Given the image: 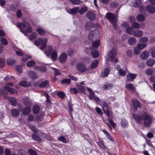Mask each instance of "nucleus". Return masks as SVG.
Returning a JSON list of instances; mask_svg holds the SVG:
<instances>
[{
  "mask_svg": "<svg viewBox=\"0 0 155 155\" xmlns=\"http://www.w3.org/2000/svg\"><path fill=\"white\" fill-rule=\"evenodd\" d=\"M132 116L136 123L140 124L141 121L143 120V125L145 127H149L151 124L152 122V118L145 111L140 112L137 115L133 114Z\"/></svg>",
  "mask_w": 155,
  "mask_h": 155,
  "instance_id": "nucleus-1",
  "label": "nucleus"
},
{
  "mask_svg": "<svg viewBox=\"0 0 155 155\" xmlns=\"http://www.w3.org/2000/svg\"><path fill=\"white\" fill-rule=\"evenodd\" d=\"M87 90L88 91L90 92V94L88 96L89 99L90 100L94 99V100L97 101H101V100L97 96H95V93L90 88L88 87H87Z\"/></svg>",
  "mask_w": 155,
  "mask_h": 155,
  "instance_id": "nucleus-2",
  "label": "nucleus"
},
{
  "mask_svg": "<svg viewBox=\"0 0 155 155\" xmlns=\"http://www.w3.org/2000/svg\"><path fill=\"white\" fill-rule=\"evenodd\" d=\"M103 106L102 108L104 113L108 117L110 116V112L108 110L109 105L106 101H104L102 102Z\"/></svg>",
  "mask_w": 155,
  "mask_h": 155,
  "instance_id": "nucleus-3",
  "label": "nucleus"
},
{
  "mask_svg": "<svg viewBox=\"0 0 155 155\" xmlns=\"http://www.w3.org/2000/svg\"><path fill=\"white\" fill-rule=\"evenodd\" d=\"M99 31L97 29H95L93 31H91L88 35V38L91 41H93L94 39L96 36L99 35Z\"/></svg>",
  "mask_w": 155,
  "mask_h": 155,
  "instance_id": "nucleus-4",
  "label": "nucleus"
},
{
  "mask_svg": "<svg viewBox=\"0 0 155 155\" xmlns=\"http://www.w3.org/2000/svg\"><path fill=\"white\" fill-rule=\"evenodd\" d=\"M78 71L81 72H83L87 70V68L86 65L83 63L78 64L76 66Z\"/></svg>",
  "mask_w": 155,
  "mask_h": 155,
  "instance_id": "nucleus-5",
  "label": "nucleus"
},
{
  "mask_svg": "<svg viewBox=\"0 0 155 155\" xmlns=\"http://www.w3.org/2000/svg\"><path fill=\"white\" fill-rule=\"evenodd\" d=\"M147 46L146 44H143V45L140 44H138L137 45V47L134 48V51L135 54H138L140 50L145 47Z\"/></svg>",
  "mask_w": 155,
  "mask_h": 155,
  "instance_id": "nucleus-6",
  "label": "nucleus"
},
{
  "mask_svg": "<svg viewBox=\"0 0 155 155\" xmlns=\"http://www.w3.org/2000/svg\"><path fill=\"white\" fill-rule=\"evenodd\" d=\"M132 103L134 111L137 110L138 107L141 108V104L140 102L137 99H134L132 100Z\"/></svg>",
  "mask_w": 155,
  "mask_h": 155,
  "instance_id": "nucleus-7",
  "label": "nucleus"
},
{
  "mask_svg": "<svg viewBox=\"0 0 155 155\" xmlns=\"http://www.w3.org/2000/svg\"><path fill=\"white\" fill-rule=\"evenodd\" d=\"M137 75L136 74L129 73L126 76L127 80L129 82H132L136 78Z\"/></svg>",
  "mask_w": 155,
  "mask_h": 155,
  "instance_id": "nucleus-8",
  "label": "nucleus"
},
{
  "mask_svg": "<svg viewBox=\"0 0 155 155\" xmlns=\"http://www.w3.org/2000/svg\"><path fill=\"white\" fill-rule=\"evenodd\" d=\"M117 55L116 50L115 48H113L109 51L108 53V56L111 61H112Z\"/></svg>",
  "mask_w": 155,
  "mask_h": 155,
  "instance_id": "nucleus-9",
  "label": "nucleus"
},
{
  "mask_svg": "<svg viewBox=\"0 0 155 155\" xmlns=\"http://www.w3.org/2000/svg\"><path fill=\"white\" fill-rule=\"evenodd\" d=\"M110 68H106L104 69V71H102L101 74V76L104 78L107 77L110 71Z\"/></svg>",
  "mask_w": 155,
  "mask_h": 155,
  "instance_id": "nucleus-10",
  "label": "nucleus"
},
{
  "mask_svg": "<svg viewBox=\"0 0 155 155\" xmlns=\"http://www.w3.org/2000/svg\"><path fill=\"white\" fill-rule=\"evenodd\" d=\"M28 75L30 78L32 79H36L38 78V76L36 72L34 71H30L28 72Z\"/></svg>",
  "mask_w": 155,
  "mask_h": 155,
  "instance_id": "nucleus-11",
  "label": "nucleus"
},
{
  "mask_svg": "<svg viewBox=\"0 0 155 155\" xmlns=\"http://www.w3.org/2000/svg\"><path fill=\"white\" fill-rule=\"evenodd\" d=\"M87 17L91 21H94L95 19V15L92 12L88 11L86 13Z\"/></svg>",
  "mask_w": 155,
  "mask_h": 155,
  "instance_id": "nucleus-12",
  "label": "nucleus"
},
{
  "mask_svg": "<svg viewBox=\"0 0 155 155\" xmlns=\"http://www.w3.org/2000/svg\"><path fill=\"white\" fill-rule=\"evenodd\" d=\"M67 58V54L65 53H63L60 56L59 58V61L61 63L65 62Z\"/></svg>",
  "mask_w": 155,
  "mask_h": 155,
  "instance_id": "nucleus-13",
  "label": "nucleus"
},
{
  "mask_svg": "<svg viewBox=\"0 0 155 155\" xmlns=\"http://www.w3.org/2000/svg\"><path fill=\"white\" fill-rule=\"evenodd\" d=\"M106 17L110 22L116 20L114 15L111 13L107 12L106 14Z\"/></svg>",
  "mask_w": 155,
  "mask_h": 155,
  "instance_id": "nucleus-14",
  "label": "nucleus"
},
{
  "mask_svg": "<svg viewBox=\"0 0 155 155\" xmlns=\"http://www.w3.org/2000/svg\"><path fill=\"white\" fill-rule=\"evenodd\" d=\"M31 111V108L30 107L26 106L22 110V114L24 115L29 114Z\"/></svg>",
  "mask_w": 155,
  "mask_h": 155,
  "instance_id": "nucleus-15",
  "label": "nucleus"
},
{
  "mask_svg": "<svg viewBox=\"0 0 155 155\" xmlns=\"http://www.w3.org/2000/svg\"><path fill=\"white\" fill-rule=\"evenodd\" d=\"M146 8L147 12L149 13L153 14L155 12V7L152 5H147Z\"/></svg>",
  "mask_w": 155,
  "mask_h": 155,
  "instance_id": "nucleus-16",
  "label": "nucleus"
},
{
  "mask_svg": "<svg viewBox=\"0 0 155 155\" xmlns=\"http://www.w3.org/2000/svg\"><path fill=\"white\" fill-rule=\"evenodd\" d=\"M10 104L13 106H16L17 104V99L15 97H10L8 98Z\"/></svg>",
  "mask_w": 155,
  "mask_h": 155,
  "instance_id": "nucleus-17",
  "label": "nucleus"
},
{
  "mask_svg": "<svg viewBox=\"0 0 155 155\" xmlns=\"http://www.w3.org/2000/svg\"><path fill=\"white\" fill-rule=\"evenodd\" d=\"M52 49L53 47L51 45H48L47 47L45 49V53L48 56H49L51 55V52L53 51Z\"/></svg>",
  "mask_w": 155,
  "mask_h": 155,
  "instance_id": "nucleus-18",
  "label": "nucleus"
},
{
  "mask_svg": "<svg viewBox=\"0 0 155 155\" xmlns=\"http://www.w3.org/2000/svg\"><path fill=\"white\" fill-rule=\"evenodd\" d=\"M79 11L78 7H76L70 9L69 11H67V12L70 14L72 15H75Z\"/></svg>",
  "mask_w": 155,
  "mask_h": 155,
  "instance_id": "nucleus-19",
  "label": "nucleus"
},
{
  "mask_svg": "<svg viewBox=\"0 0 155 155\" xmlns=\"http://www.w3.org/2000/svg\"><path fill=\"white\" fill-rule=\"evenodd\" d=\"M149 56V54L147 51H144L142 52L140 55V57L142 59L144 60L146 59Z\"/></svg>",
  "mask_w": 155,
  "mask_h": 155,
  "instance_id": "nucleus-20",
  "label": "nucleus"
},
{
  "mask_svg": "<svg viewBox=\"0 0 155 155\" xmlns=\"http://www.w3.org/2000/svg\"><path fill=\"white\" fill-rule=\"evenodd\" d=\"M40 108L39 106L36 104L34 105L32 107V111L34 114H38L40 110Z\"/></svg>",
  "mask_w": 155,
  "mask_h": 155,
  "instance_id": "nucleus-21",
  "label": "nucleus"
},
{
  "mask_svg": "<svg viewBox=\"0 0 155 155\" xmlns=\"http://www.w3.org/2000/svg\"><path fill=\"white\" fill-rule=\"evenodd\" d=\"M12 115L15 117H18L20 114L19 111L16 109H13L11 110Z\"/></svg>",
  "mask_w": 155,
  "mask_h": 155,
  "instance_id": "nucleus-22",
  "label": "nucleus"
},
{
  "mask_svg": "<svg viewBox=\"0 0 155 155\" xmlns=\"http://www.w3.org/2000/svg\"><path fill=\"white\" fill-rule=\"evenodd\" d=\"M94 24L91 22H87L85 24V27L86 29L89 30L91 28L94 27Z\"/></svg>",
  "mask_w": 155,
  "mask_h": 155,
  "instance_id": "nucleus-23",
  "label": "nucleus"
},
{
  "mask_svg": "<svg viewBox=\"0 0 155 155\" xmlns=\"http://www.w3.org/2000/svg\"><path fill=\"white\" fill-rule=\"evenodd\" d=\"M19 84L20 86L27 87H30L31 86V84L30 82H27L25 81H21L19 83Z\"/></svg>",
  "mask_w": 155,
  "mask_h": 155,
  "instance_id": "nucleus-24",
  "label": "nucleus"
},
{
  "mask_svg": "<svg viewBox=\"0 0 155 155\" xmlns=\"http://www.w3.org/2000/svg\"><path fill=\"white\" fill-rule=\"evenodd\" d=\"M16 26L18 28H20V31L24 33V31L22 30L21 28L26 27V25L25 23L19 22L17 24Z\"/></svg>",
  "mask_w": 155,
  "mask_h": 155,
  "instance_id": "nucleus-25",
  "label": "nucleus"
},
{
  "mask_svg": "<svg viewBox=\"0 0 155 155\" xmlns=\"http://www.w3.org/2000/svg\"><path fill=\"white\" fill-rule=\"evenodd\" d=\"M102 131L103 133L105 134L106 137L111 142L114 141V140L112 137L107 131L103 129L102 130Z\"/></svg>",
  "mask_w": 155,
  "mask_h": 155,
  "instance_id": "nucleus-26",
  "label": "nucleus"
},
{
  "mask_svg": "<svg viewBox=\"0 0 155 155\" xmlns=\"http://www.w3.org/2000/svg\"><path fill=\"white\" fill-rule=\"evenodd\" d=\"M133 35L136 37H140L143 35V32L141 30L135 31L133 32Z\"/></svg>",
  "mask_w": 155,
  "mask_h": 155,
  "instance_id": "nucleus-27",
  "label": "nucleus"
},
{
  "mask_svg": "<svg viewBox=\"0 0 155 155\" xmlns=\"http://www.w3.org/2000/svg\"><path fill=\"white\" fill-rule=\"evenodd\" d=\"M36 31L38 34L41 36H44L45 35L46 33L45 31L41 28L37 29Z\"/></svg>",
  "mask_w": 155,
  "mask_h": 155,
  "instance_id": "nucleus-28",
  "label": "nucleus"
},
{
  "mask_svg": "<svg viewBox=\"0 0 155 155\" xmlns=\"http://www.w3.org/2000/svg\"><path fill=\"white\" fill-rule=\"evenodd\" d=\"M136 19L138 21L143 22L145 20V17L142 14H139L137 16Z\"/></svg>",
  "mask_w": 155,
  "mask_h": 155,
  "instance_id": "nucleus-29",
  "label": "nucleus"
},
{
  "mask_svg": "<svg viewBox=\"0 0 155 155\" xmlns=\"http://www.w3.org/2000/svg\"><path fill=\"white\" fill-rule=\"evenodd\" d=\"M91 54L94 58H96L99 55V51L97 50H92L91 52Z\"/></svg>",
  "mask_w": 155,
  "mask_h": 155,
  "instance_id": "nucleus-30",
  "label": "nucleus"
},
{
  "mask_svg": "<svg viewBox=\"0 0 155 155\" xmlns=\"http://www.w3.org/2000/svg\"><path fill=\"white\" fill-rule=\"evenodd\" d=\"M23 103L25 106L32 105L31 101L27 98L23 100Z\"/></svg>",
  "mask_w": 155,
  "mask_h": 155,
  "instance_id": "nucleus-31",
  "label": "nucleus"
},
{
  "mask_svg": "<svg viewBox=\"0 0 155 155\" xmlns=\"http://www.w3.org/2000/svg\"><path fill=\"white\" fill-rule=\"evenodd\" d=\"M32 137L33 139L38 141L39 143H41L42 141V139L39 136L35 134H32Z\"/></svg>",
  "mask_w": 155,
  "mask_h": 155,
  "instance_id": "nucleus-32",
  "label": "nucleus"
},
{
  "mask_svg": "<svg viewBox=\"0 0 155 155\" xmlns=\"http://www.w3.org/2000/svg\"><path fill=\"white\" fill-rule=\"evenodd\" d=\"M137 41V40L135 38H130L128 40L127 42L129 45H132L135 44Z\"/></svg>",
  "mask_w": 155,
  "mask_h": 155,
  "instance_id": "nucleus-33",
  "label": "nucleus"
},
{
  "mask_svg": "<svg viewBox=\"0 0 155 155\" xmlns=\"http://www.w3.org/2000/svg\"><path fill=\"white\" fill-rule=\"evenodd\" d=\"M98 61L97 60H95L92 62L91 64V68L92 69H94L96 68L98 65Z\"/></svg>",
  "mask_w": 155,
  "mask_h": 155,
  "instance_id": "nucleus-34",
  "label": "nucleus"
},
{
  "mask_svg": "<svg viewBox=\"0 0 155 155\" xmlns=\"http://www.w3.org/2000/svg\"><path fill=\"white\" fill-rule=\"evenodd\" d=\"M155 63V61L153 59H150L146 61V64L147 66L150 67L153 66Z\"/></svg>",
  "mask_w": 155,
  "mask_h": 155,
  "instance_id": "nucleus-35",
  "label": "nucleus"
},
{
  "mask_svg": "<svg viewBox=\"0 0 155 155\" xmlns=\"http://www.w3.org/2000/svg\"><path fill=\"white\" fill-rule=\"evenodd\" d=\"M100 41L99 40H97L96 41H94L92 42V45L93 48L95 49H97L98 48V46L100 45Z\"/></svg>",
  "mask_w": 155,
  "mask_h": 155,
  "instance_id": "nucleus-36",
  "label": "nucleus"
},
{
  "mask_svg": "<svg viewBox=\"0 0 155 155\" xmlns=\"http://www.w3.org/2000/svg\"><path fill=\"white\" fill-rule=\"evenodd\" d=\"M29 127L32 131L34 132V134L36 133L38 131H40L35 126L33 125H30L29 126Z\"/></svg>",
  "mask_w": 155,
  "mask_h": 155,
  "instance_id": "nucleus-37",
  "label": "nucleus"
},
{
  "mask_svg": "<svg viewBox=\"0 0 155 155\" xmlns=\"http://www.w3.org/2000/svg\"><path fill=\"white\" fill-rule=\"evenodd\" d=\"M120 124L123 128H125L127 126L128 122L126 120L122 119L120 122Z\"/></svg>",
  "mask_w": 155,
  "mask_h": 155,
  "instance_id": "nucleus-38",
  "label": "nucleus"
},
{
  "mask_svg": "<svg viewBox=\"0 0 155 155\" xmlns=\"http://www.w3.org/2000/svg\"><path fill=\"white\" fill-rule=\"evenodd\" d=\"M51 58L54 61H55L58 56L57 53L56 51L53 50L51 53Z\"/></svg>",
  "mask_w": 155,
  "mask_h": 155,
  "instance_id": "nucleus-39",
  "label": "nucleus"
},
{
  "mask_svg": "<svg viewBox=\"0 0 155 155\" xmlns=\"http://www.w3.org/2000/svg\"><path fill=\"white\" fill-rule=\"evenodd\" d=\"M77 87L80 92L83 94H86L85 89L84 86L81 85H78Z\"/></svg>",
  "mask_w": 155,
  "mask_h": 155,
  "instance_id": "nucleus-40",
  "label": "nucleus"
},
{
  "mask_svg": "<svg viewBox=\"0 0 155 155\" xmlns=\"http://www.w3.org/2000/svg\"><path fill=\"white\" fill-rule=\"evenodd\" d=\"M87 9L88 8L84 6L81 8L80 10L79 9L78 12H79L80 15H81L86 12Z\"/></svg>",
  "mask_w": 155,
  "mask_h": 155,
  "instance_id": "nucleus-41",
  "label": "nucleus"
},
{
  "mask_svg": "<svg viewBox=\"0 0 155 155\" xmlns=\"http://www.w3.org/2000/svg\"><path fill=\"white\" fill-rule=\"evenodd\" d=\"M43 118V116L41 115H37L35 116V120L38 123L41 122Z\"/></svg>",
  "mask_w": 155,
  "mask_h": 155,
  "instance_id": "nucleus-42",
  "label": "nucleus"
},
{
  "mask_svg": "<svg viewBox=\"0 0 155 155\" xmlns=\"http://www.w3.org/2000/svg\"><path fill=\"white\" fill-rule=\"evenodd\" d=\"M26 24H28L29 25L28 26L27 29L24 31V32H25L27 33H31L32 31V29L31 25L27 22Z\"/></svg>",
  "mask_w": 155,
  "mask_h": 155,
  "instance_id": "nucleus-43",
  "label": "nucleus"
},
{
  "mask_svg": "<svg viewBox=\"0 0 155 155\" xmlns=\"http://www.w3.org/2000/svg\"><path fill=\"white\" fill-rule=\"evenodd\" d=\"M35 64V63L34 61L31 60L27 62L26 65L28 67H31L34 66Z\"/></svg>",
  "mask_w": 155,
  "mask_h": 155,
  "instance_id": "nucleus-44",
  "label": "nucleus"
},
{
  "mask_svg": "<svg viewBox=\"0 0 155 155\" xmlns=\"http://www.w3.org/2000/svg\"><path fill=\"white\" fill-rule=\"evenodd\" d=\"M118 71L120 76L122 77L125 76L127 73L126 71L122 69H120L118 70Z\"/></svg>",
  "mask_w": 155,
  "mask_h": 155,
  "instance_id": "nucleus-45",
  "label": "nucleus"
},
{
  "mask_svg": "<svg viewBox=\"0 0 155 155\" xmlns=\"http://www.w3.org/2000/svg\"><path fill=\"white\" fill-rule=\"evenodd\" d=\"M1 92L2 93V95L3 97L6 100H8V98L9 97L8 95L7 92L5 91L2 90L1 91Z\"/></svg>",
  "mask_w": 155,
  "mask_h": 155,
  "instance_id": "nucleus-46",
  "label": "nucleus"
},
{
  "mask_svg": "<svg viewBox=\"0 0 155 155\" xmlns=\"http://www.w3.org/2000/svg\"><path fill=\"white\" fill-rule=\"evenodd\" d=\"M16 62V61L13 59H8L7 60V64L8 65H13Z\"/></svg>",
  "mask_w": 155,
  "mask_h": 155,
  "instance_id": "nucleus-47",
  "label": "nucleus"
},
{
  "mask_svg": "<svg viewBox=\"0 0 155 155\" xmlns=\"http://www.w3.org/2000/svg\"><path fill=\"white\" fill-rule=\"evenodd\" d=\"M5 88L9 92L13 94H14L15 91H16V90H15L13 88H11L8 86H6L5 87Z\"/></svg>",
  "mask_w": 155,
  "mask_h": 155,
  "instance_id": "nucleus-48",
  "label": "nucleus"
},
{
  "mask_svg": "<svg viewBox=\"0 0 155 155\" xmlns=\"http://www.w3.org/2000/svg\"><path fill=\"white\" fill-rule=\"evenodd\" d=\"M0 41L2 44L4 45H6L8 44V41L5 38L2 37L0 38Z\"/></svg>",
  "mask_w": 155,
  "mask_h": 155,
  "instance_id": "nucleus-49",
  "label": "nucleus"
},
{
  "mask_svg": "<svg viewBox=\"0 0 155 155\" xmlns=\"http://www.w3.org/2000/svg\"><path fill=\"white\" fill-rule=\"evenodd\" d=\"M57 95L61 99H63L65 96V93L61 91L58 92Z\"/></svg>",
  "mask_w": 155,
  "mask_h": 155,
  "instance_id": "nucleus-50",
  "label": "nucleus"
},
{
  "mask_svg": "<svg viewBox=\"0 0 155 155\" xmlns=\"http://www.w3.org/2000/svg\"><path fill=\"white\" fill-rule=\"evenodd\" d=\"M48 83V81L47 80H45L42 82L39 85V87L40 88H43L47 86Z\"/></svg>",
  "mask_w": 155,
  "mask_h": 155,
  "instance_id": "nucleus-51",
  "label": "nucleus"
},
{
  "mask_svg": "<svg viewBox=\"0 0 155 155\" xmlns=\"http://www.w3.org/2000/svg\"><path fill=\"white\" fill-rule=\"evenodd\" d=\"M37 35L36 32L33 33L29 35V38L30 40H33L35 39L37 37Z\"/></svg>",
  "mask_w": 155,
  "mask_h": 155,
  "instance_id": "nucleus-52",
  "label": "nucleus"
},
{
  "mask_svg": "<svg viewBox=\"0 0 155 155\" xmlns=\"http://www.w3.org/2000/svg\"><path fill=\"white\" fill-rule=\"evenodd\" d=\"M71 83L70 79L65 78L63 79L61 81V83L62 84H69Z\"/></svg>",
  "mask_w": 155,
  "mask_h": 155,
  "instance_id": "nucleus-53",
  "label": "nucleus"
},
{
  "mask_svg": "<svg viewBox=\"0 0 155 155\" xmlns=\"http://www.w3.org/2000/svg\"><path fill=\"white\" fill-rule=\"evenodd\" d=\"M45 96L46 97V102L48 104H52V102L51 101L50 96L48 93H45Z\"/></svg>",
  "mask_w": 155,
  "mask_h": 155,
  "instance_id": "nucleus-54",
  "label": "nucleus"
},
{
  "mask_svg": "<svg viewBox=\"0 0 155 155\" xmlns=\"http://www.w3.org/2000/svg\"><path fill=\"white\" fill-rule=\"evenodd\" d=\"M44 41L41 39H39L38 40H36L34 41V44L37 46H39L42 43H43Z\"/></svg>",
  "mask_w": 155,
  "mask_h": 155,
  "instance_id": "nucleus-55",
  "label": "nucleus"
},
{
  "mask_svg": "<svg viewBox=\"0 0 155 155\" xmlns=\"http://www.w3.org/2000/svg\"><path fill=\"white\" fill-rule=\"evenodd\" d=\"M113 87V84H104L103 86V88L106 90H108L109 88H111Z\"/></svg>",
  "mask_w": 155,
  "mask_h": 155,
  "instance_id": "nucleus-56",
  "label": "nucleus"
},
{
  "mask_svg": "<svg viewBox=\"0 0 155 155\" xmlns=\"http://www.w3.org/2000/svg\"><path fill=\"white\" fill-rule=\"evenodd\" d=\"M132 28L128 26L126 28V32L130 35L133 34Z\"/></svg>",
  "mask_w": 155,
  "mask_h": 155,
  "instance_id": "nucleus-57",
  "label": "nucleus"
},
{
  "mask_svg": "<svg viewBox=\"0 0 155 155\" xmlns=\"http://www.w3.org/2000/svg\"><path fill=\"white\" fill-rule=\"evenodd\" d=\"M5 61L2 58H0V67L3 68L5 65Z\"/></svg>",
  "mask_w": 155,
  "mask_h": 155,
  "instance_id": "nucleus-58",
  "label": "nucleus"
},
{
  "mask_svg": "<svg viewBox=\"0 0 155 155\" xmlns=\"http://www.w3.org/2000/svg\"><path fill=\"white\" fill-rule=\"evenodd\" d=\"M153 72V70L151 68H148L146 70V74L149 75H151Z\"/></svg>",
  "mask_w": 155,
  "mask_h": 155,
  "instance_id": "nucleus-59",
  "label": "nucleus"
},
{
  "mask_svg": "<svg viewBox=\"0 0 155 155\" xmlns=\"http://www.w3.org/2000/svg\"><path fill=\"white\" fill-rule=\"evenodd\" d=\"M70 92L71 94H76L78 92V91L76 88H71L70 89Z\"/></svg>",
  "mask_w": 155,
  "mask_h": 155,
  "instance_id": "nucleus-60",
  "label": "nucleus"
},
{
  "mask_svg": "<svg viewBox=\"0 0 155 155\" xmlns=\"http://www.w3.org/2000/svg\"><path fill=\"white\" fill-rule=\"evenodd\" d=\"M58 140L59 141H61L64 143H67V141L65 138L63 136H61L58 138Z\"/></svg>",
  "mask_w": 155,
  "mask_h": 155,
  "instance_id": "nucleus-61",
  "label": "nucleus"
},
{
  "mask_svg": "<svg viewBox=\"0 0 155 155\" xmlns=\"http://www.w3.org/2000/svg\"><path fill=\"white\" fill-rule=\"evenodd\" d=\"M139 24L137 22H134L132 24V27L135 29H137L140 27Z\"/></svg>",
  "mask_w": 155,
  "mask_h": 155,
  "instance_id": "nucleus-62",
  "label": "nucleus"
},
{
  "mask_svg": "<svg viewBox=\"0 0 155 155\" xmlns=\"http://www.w3.org/2000/svg\"><path fill=\"white\" fill-rule=\"evenodd\" d=\"M28 153L29 155H37V154L36 152L32 149L28 150Z\"/></svg>",
  "mask_w": 155,
  "mask_h": 155,
  "instance_id": "nucleus-63",
  "label": "nucleus"
},
{
  "mask_svg": "<svg viewBox=\"0 0 155 155\" xmlns=\"http://www.w3.org/2000/svg\"><path fill=\"white\" fill-rule=\"evenodd\" d=\"M148 41V38L147 37H143L141 38L139 40V41L140 43L146 42Z\"/></svg>",
  "mask_w": 155,
  "mask_h": 155,
  "instance_id": "nucleus-64",
  "label": "nucleus"
}]
</instances>
